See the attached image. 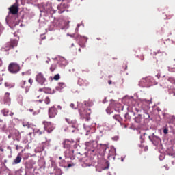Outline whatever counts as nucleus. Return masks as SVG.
Returning a JSON list of instances; mask_svg holds the SVG:
<instances>
[{
    "instance_id": "obj_15",
    "label": "nucleus",
    "mask_w": 175,
    "mask_h": 175,
    "mask_svg": "<svg viewBox=\"0 0 175 175\" xmlns=\"http://www.w3.org/2000/svg\"><path fill=\"white\" fill-rule=\"evenodd\" d=\"M10 93L9 92H6L5 94V96H4V102L5 103H10Z\"/></svg>"
},
{
    "instance_id": "obj_30",
    "label": "nucleus",
    "mask_w": 175,
    "mask_h": 175,
    "mask_svg": "<svg viewBox=\"0 0 175 175\" xmlns=\"http://www.w3.org/2000/svg\"><path fill=\"white\" fill-rule=\"evenodd\" d=\"M2 31H3V26H2V25L0 24V35H1V33H2Z\"/></svg>"
},
{
    "instance_id": "obj_11",
    "label": "nucleus",
    "mask_w": 175,
    "mask_h": 175,
    "mask_svg": "<svg viewBox=\"0 0 175 175\" xmlns=\"http://www.w3.org/2000/svg\"><path fill=\"white\" fill-rule=\"evenodd\" d=\"M19 87L25 90V94H27L28 91H29V88H31L26 81H21L19 83Z\"/></svg>"
},
{
    "instance_id": "obj_49",
    "label": "nucleus",
    "mask_w": 175,
    "mask_h": 175,
    "mask_svg": "<svg viewBox=\"0 0 175 175\" xmlns=\"http://www.w3.org/2000/svg\"><path fill=\"white\" fill-rule=\"evenodd\" d=\"M44 142H47V138H46V137H45V140H44Z\"/></svg>"
},
{
    "instance_id": "obj_21",
    "label": "nucleus",
    "mask_w": 175,
    "mask_h": 175,
    "mask_svg": "<svg viewBox=\"0 0 175 175\" xmlns=\"http://www.w3.org/2000/svg\"><path fill=\"white\" fill-rule=\"evenodd\" d=\"M55 69H57V65L55 64H52L50 67L51 72H54V70H55Z\"/></svg>"
},
{
    "instance_id": "obj_48",
    "label": "nucleus",
    "mask_w": 175,
    "mask_h": 175,
    "mask_svg": "<svg viewBox=\"0 0 175 175\" xmlns=\"http://www.w3.org/2000/svg\"><path fill=\"white\" fill-rule=\"evenodd\" d=\"M3 120H1V119H0V122H3Z\"/></svg>"
},
{
    "instance_id": "obj_19",
    "label": "nucleus",
    "mask_w": 175,
    "mask_h": 175,
    "mask_svg": "<svg viewBox=\"0 0 175 175\" xmlns=\"http://www.w3.org/2000/svg\"><path fill=\"white\" fill-rule=\"evenodd\" d=\"M21 162V156L18 155L16 158L14 160V163L15 165H17V163H20Z\"/></svg>"
},
{
    "instance_id": "obj_12",
    "label": "nucleus",
    "mask_w": 175,
    "mask_h": 175,
    "mask_svg": "<svg viewBox=\"0 0 175 175\" xmlns=\"http://www.w3.org/2000/svg\"><path fill=\"white\" fill-rule=\"evenodd\" d=\"M74 143H75V141L73 139H71V140L66 139L63 142V146L64 148H70V146H72V144H74Z\"/></svg>"
},
{
    "instance_id": "obj_35",
    "label": "nucleus",
    "mask_w": 175,
    "mask_h": 175,
    "mask_svg": "<svg viewBox=\"0 0 175 175\" xmlns=\"http://www.w3.org/2000/svg\"><path fill=\"white\" fill-rule=\"evenodd\" d=\"M142 81H143L144 83H146V81H148V78L143 79H142Z\"/></svg>"
},
{
    "instance_id": "obj_47",
    "label": "nucleus",
    "mask_w": 175,
    "mask_h": 175,
    "mask_svg": "<svg viewBox=\"0 0 175 175\" xmlns=\"http://www.w3.org/2000/svg\"><path fill=\"white\" fill-rule=\"evenodd\" d=\"M37 98H42V96H38Z\"/></svg>"
},
{
    "instance_id": "obj_1",
    "label": "nucleus",
    "mask_w": 175,
    "mask_h": 175,
    "mask_svg": "<svg viewBox=\"0 0 175 175\" xmlns=\"http://www.w3.org/2000/svg\"><path fill=\"white\" fill-rule=\"evenodd\" d=\"M21 67H20V64L17 63H10L8 66V71L10 73H12V75H16L18 73V72L21 70Z\"/></svg>"
},
{
    "instance_id": "obj_42",
    "label": "nucleus",
    "mask_w": 175,
    "mask_h": 175,
    "mask_svg": "<svg viewBox=\"0 0 175 175\" xmlns=\"http://www.w3.org/2000/svg\"><path fill=\"white\" fill-rule=\"evenodd\" d=\"M79 45L81 46V47H83V48L85 47V44H82V45H81V44H79Z\"/></svg>"
},
{
    "instance_id": "obj_41",
    "label": "nucleus",
    "mask_w": 175,
    "mask_h": 175,
    "mask_svg": "<svg viewBox=\"0 0 175 175\" xmlns=\"http://www.w3.org/2000/svg\"><path fill=\"white\" fill-rule=\"evenodd\" d=\"M2 66V59L0 58V66Z\"/></svg>"
},
{
    "instance_id": "obj_9",
    "label": "nucleus",
    "mask_w": 175,
    "mask_h": 175,
    "mask_svg": "<svg viewBox=\"0 0 175 175\" xmlns=\"http://www.w3.org/2000/svg\"><path fill=\"white\" fill-rule=\"evenodd\" d=\"M69 8V4L68 3H61L59 5L57 6V9H58V13H59L60 14L64 13V12H65V10H66V9Z\"/></svg>"
},
{
    "instance_id": "obj_2",
    "label": "nucleus",
    "mask_w": 175,
    "mask_h": 175,
    "mask_svg": "<svg viewBox=\"0 0 175 175\" xmlns=\"http://www.w3.org/2000/svg\"><path fill=\"white\" fill-rule=\"evenodd\" d=\"M36 81L40 84V85H46L47 79L42 72H39L36 76Z\"/></svg>"
},
{
    "instance_id": "obj_26",
    "label": "nucleus",
    "mask_w": 175,
    "mask_h": 175,
    "mask_svg": "<svg viewBox=\"0 0 175 175\" xmlns=\"http://www.w3.org/2000/svg\"><path fill=\"white\" fill-rule=\"evenodd\" d=\"M124 118H125L126 120H131V116L129 115V113H125V115H124Z\"/></svg>"
},
{
    "instance_id": "obj_23",
    "label": "nucleus",
    "mask_w": 175,
    "mask_h": 175,
    "mask_svg": "<svg viewBox=\"0 0 175 175\" xmlns=\"http://www.w3.org/2000/svg\"><path fill=\"white\" fill-rule=\"evenodd\" d=\"M50 102H51L50 97H49V96L46 97L44 99L45 104L50 105Z\"/></svg>"
},
{
    "instance_id": "obj_31",
    "label": "nucleus",
    "mask_w": 175,
    "mask_h": 175,
    "mask_svg": "<svg viewBox=\"0 0 175 175\" xmlns=\"http://www.w3.org/2000/svg\"><path fill=\"white\" fill-rule=\"evenodd\" d=\"M3 80V78H2V75H0V85H2Z\"/></svg>"
},
{
    "instance_id": "obj_10",
    "label": "nucleus",
    "mask_w": 175,
    "mask_h": 175,
    "mask_svg": "<svg viewBox=\"0 0 175 175\" xmlns=\"http://www.w3.org/2000/svg\"><path fill=\"white\" fill-rule=\"evenodd\" d=\"M57 113H58V110L57 109V108H55V107H51V108H49V118H54V117H55V116Z\"/></svg>"
},
{
    "instance_id": "obj_43",
    "label": "nucleus",
    "mask_w": 175,
    "mask_h": 175,
    "mask_svg": "<svg viewBox=\"0 0 175 175\" xmlns=\"http://www.w3.org/2000/svg\"><path fill=\"white\" fill-rule=\"evenodd\" d=\"M68 127H64V131H65V132H66V131H68Z\"/></svg>"
},
{
    "instance_id": "obj_50",
    "label": "nucleus",
    "mask_w": 175,
    "mask_h": 175,
    "mask_svg": "<svg viewBox=\"0 0 175 175\" xmlns=\"http://www.w3.org/2000/svg\"><path fill=\"white\" fill-rule=\"evenodd\" d=\"M73 46H75V44H72V47H73Z\"/></svg>"
},
{
    "instance_id": "obj_45",
    "label": "nucleus",
    "mask_w": 175,
    "mask_h": 175,
    "mask_svg": "<svg viewBox=\"0 0 175 175\" xmlns=\"http://www.w3.org/2000/svg\"><path fill=\"white\" fill-rule=\"evenodd\" d=\"M39 91H40V92H42V91H43V89L40 88V89H39Z\"/></svg>"
},
{
    "instance_id": "obj_39",
    "label": "nucleus",
    "mask_w": 175,
    "mask_h": 175,
    "mask_svg": "<svg viewBox=\"0 0 175 175\" xmlns=\"http://www.w3.org/2000/svg\"><path fill=\"white\" fill-rule=\"evenodd\" d=\"M108 84H109V85H111V84H112L111 80H109V81H108Z\"/></svg>"
},
{
    "instance_id": "obj_16",
    "label": "nucleus",
    "mask_w": 175,
    "mask_h": 175,
    "mask_svg": "<svg viewBox=\"0 0 175 175\" xmlns=\"http://www.w3.org/2000/svg\"><path fill=\"white\" fill-rule=\"evenodd\" d=\"M5 87H6V88H13L15 85V84L14 83H10V82H5L4 84Z\"/></svg>"
},
{
    "instance_id": "obj_33",
    "label": "nucleus",
    "mask_w": 175,
    "mask_h": 175,
    "mask_svg": "<svg viewBox=\"0 0 175 175\" xmlns=\"http://www.w3.org/2000/svg\"><path fill=\"white\" fill-rule=\"evenodd\" d=\"M70 106L72 109H76V107H75V104L73 103H71Z\"/></svg>"
},
{
    "instance_id": "obj_38",
    "label": "nucleus",
    "mask_w": 175,
    "mask_h": 175,
    "mask_svg": "<svg viewBox=\"0 0 175 175\" xmlns=\"http://www.w3.org/2000/svg\"><path fill=\"white\" fill-rule=\"evenodd\" d=\"M16 146V150H19L20 149V146H18V145H15Z\"/></svg>"
},
{
    "instance_id": "obj_28",
    "label": "nucleus",
    "mask_w": 175,
    "mask_h": 175,
    "mask_svg": "<svg viewBox=\"0 0 175 175\" xmlns=\"http://www.w3.org/2000/svg\"><path fill=\"white\" fill-rule=\"evenodd\" d=\"M163 133L164 135H167V133H169V130L167 129H163Z\"/></svg>"
},
{
    "instance_id": "obj_44",
    "label": "nucleus",
    "mask_w": 175,
    "mask_h": 175,
    "mask_svg": "<svg viewBox=\"0 0 175 175\" xmlns=\"http://www.w3.org/2000/svg\"><path fill=\"white\" fill-rule=\"evenodd\" d=\"M148 150V148H147V147H146L145 148H144V151H147Z\"/></svg>"
},
{
    "instance_id": "obj_36",
    "label": "nucleus",
    "mask_w": 175,
    "mask_h": 175,
    "mask_svg": "<svg viewBox=\"0 0 175 175\" xmlns=\"http://www.w3.org/2000/svg\"><path fill=\"white\" fill-rule=\"evenodd\" d=\"M15 1H16V3L14 5L18 6V0H15Z\"/></svg>"
},
{
    "instance_id": "obj_37",
    "label": "nucleus",
    "mask_w": 175,
    "mask_h": 175,
    "mask_svg": "<svg viewBox=\"0 0 175 175\" xmlns=\"http://www.w3.org/2000/svg\"><path fill=\"white\" fill-rule=\"evenodd\" d=\"M72 166H75V164H68V167H72Z\"/></svg>"
},
{
    "instance_id": "obj_34",
    "label": "nucleus",
    "mask_w": 175,
    "mask_h": 175,
    "mask_svg": "<svg viewBox=\"0 0 175 175\" xmlns=\"http://www.w3.org/2000/svg\"><path fill=\"white\" fill-rule=\"evenodd\" d=\"M58 1H61V0H58ZM63 2H66L67 3H69V2H70L71 0H62Z\"/></svg>"
},
{
    "instance_id": "obj_3",
    "label": "nucleus",
    "mask_w": 175,
    "mask_h": 175,
    "mask_svg": "<svg viewBox=\"0 0 175 175\" xmlns=\"http://www.w3.org/2000/svg\"><path fill=\"white\" fill-rule=\"evenodd\" d=\"M80 116L83 118H85L86 121H90V116L91 115V109L88 108L86 109L79 110Z\"/></svg>"
},
{
    "instance_id": "obj_46",
    "label": "nucleus",
    "mask_w": 175,
    "mask_h": 175,
    "mask_svg": "<svg viewBox=\"0 0 175 175\" xmlns=\"http://www.w3.org/2000/svg\"><path fill=\"white\" fill-rule=\"evenodd\" d=\"M78 51H79V53H81V49H79Z\"/></svg>"
},
{
    "instance_id": "obj_13",
    "label": "nucleus",
    "mask_w": 175,
    "mask_h": 175,
    "mask_svg": "<svg viewBox=\"0 0 175 175\" xmlns=\"http://www.w3.org/2000/svg\"><path fill=\"white\" fill-rule=\"evenodd\" d=\"M1 113L4 116V117H8V116H10L11 117H13V116H14V113L10 112L9 109L6 108L1 110Z\"/></svg>"
},
{
    "instance_id": "obj_27",
    "label": "nucleus",
    "mask_w": 175,
    "mask_h": 175,
    "mask_svg": "<svg viewBox=\"0 0 175 175\" xmlns=\"http://www.w3.org/2000/svg\"><path fill=\"white\" fill-rule=\"evenodd\" d=\"M144 118L145 120H148V118H150V114H148V113H145V114L144 115Z\"/></svg>"
},
{
    "instance_id": "obj_18",
    "label": "nucleus",
    "mask_w": 175,
    "mask_h": 175,
    "mask_svg": "<svg viewBox=\"0 0 175 175\" xmlns=\"http://www.w3.org/2000/svg\"><path fill=\"white\" fill-rule=\"evenodd\" d=\"M135 121L137 124H140V122H142V114H138V116L135 118Z\"/></svg>"
},
{
    "instance_id": "obj_5",
    "label": "nucleus",
    "mask_w": 175,
    "mask_h": 175,
    "mask_svg": "<svg viewBox=\"0 0 175 175\" xmlns=\"http://www.w3.org/2000/svg\"><path fill=\"white\" fill-rule=\"evenodd\" d=\"M44 129L48 133H51L54 131V124L51 122L44 121L42 122Z\"/></svg>"
},
{
    "instance_id": "obj_4",
    "label": "nucleus",
    "mask_w": 175,
    "mask_h": 175,
    "mask_svg": "<svg viewBox=\"0 0 175 175\" xmlns=\"http://www.w3.org/2000/svg\"><path fill=\"white\" fill-rule=\"evenodd\" d=\"M18 44V41L15 39H12L10 42H8L5 44V50L9 51L12 50V49H14V47H17Z\"/></svg>"
},
{
    "instance_id": "obj_7",
    "label": "nucleus",
    "mask_w": 175,
    "mask_h": 175,
    "mask_svg": "<svg viewBox=\"0 0 175 175\" xmlns=\"http://www.w3.org/2000/svg\"><path fill=\"white\" fill-rule=\"evenodd\" d=\"M169 83H171L172 84H175V79L173 77H170L167 79L163 80L162 84L163 87H165V88H168Z\"/></svg>"
},
{
    "instance_id": "obj_51",
    "label": "nucleus",
    "mask_w": 175,
    "mask_h": 175,
    "mask_svg": "<svg viewBox=\"0 0 175 175\" xmlns=\"http://www.w3.org/2000/svg\"><path fill=\"white\" fill-rule=\"evenodd\" d=\"M30 111H33V109H30Z\"/></svg>"
},
{
    "instance_id": "obj_17",
    "label": "nucleus",
    "mask_w": 175,
    "mask_h": 175,
    "mask_svg": "<svg viewBox=\"0 0 175 175\" xmlns=\"http://www.w3.org/2000/svg\"><path fill=\"white\" fill-rule=\"evenodd\" d=\"M65 87H66L65 83L59 82L58 83V86L57 87V91H59V90H62V89L65 88Z\"/></svg>"
},
{
    "instance_id": "obj_6",
    "label": "nucleus",
    "mask_w": 175,
    "mask_h": 175,
    "mask_svg": "<svg viewBox=\"0 0 175 175\" xmlns=\"http://www.w3.org/2000/svg\"><path fill=\"white\" fill-rule=\"evenodd\" d=\"M9 14L16 15L18 13V5L13 4L11 7L9 8Z\"/></svg>"
},
{
    "instance_id": "obj_22",
    "label": "nucleus",
    "mask_w": 175,
    "mask_h": 175,
    "mask_svg": "<svg viewBox=\"0 0 175 175\" xmlns=\"http://www.w3.org/2000/svg\"><path fill=\"white\" fill-rule=\"evenodd\" d=\"M94 144V140H91L90 142H86L87 147H92V144Z\"/></svg>"
},
{
    "instance_id": "obj_8",
    "label": "nucleus",
    "mask_w": 175,
    "mask_h": 175,
    "mask_svg": "<svg viewBox=\"0 0 175 175\" xmlns=\"http://www.w3.org/2000/svg\"><path fill=\"white\" fill-rule=\"evenodd\" d=\"M66 121L71 125L72 128H77V121L75 120L73 118L70 117V118H66Z\"/></svg>"
},
{
    "instance_id": "obj_25",
    "label": "nucleus",
    "mask_w": 175,
    "mask_h": 175,
    "mask_svg": "<svg viewBox=\"0 0 175 175\" xmlns=\"http://www.w3.org/2000/svg\"><path fill=\"white\" fill-rule=\"evenodd\" d=\"M53 79L56 81L59 80V79H61V76L59 75V74H57L54 76Z\"/></svg>"
},
{
    "instance_id": "obj_53",
    "label": "nucleus",
    "mask_w": 175,
    "mask_h": 175,
    "mask_svg": "<svg viewBox=\"0 0 175 175\" xmlns=\"http://www.w3.org/2000/svg\"><path fill=\"white\" fill-rule=\"evenodd\" d=\"M174 61H175V59H174Z\"/></svg>"
},
{
    "instance_id": "obj_32",
    "label": "nucleus",
    "mask_w": 175,
    "mask_h": 175,
    "mask_svg": "<svg viewBox=\"0 0 175 175\" xmlns=\"http://www.w3.org/2000/svg\"><path fill=\"white\" fill-rule=\"evenodd\" d=\"M170 72H175V68H169Z\"/></svg>"
},
{
    "instance_id": "obj_40",
    "label": "nucleus",
    "mask_w": 175,
    "mask_h": 175,
    "mask_svg": "<svg viewBox=\"0 0 175 175\" xmlns=\"http://www.w3.org/2000/svg\"><path fill=\"white\" fill-rule=\"evenodd\" d=\"M38 102H40V103H42L43 102V98L40 99Z\"/></svg>"
},
{
    "instance_id": "obj_29",
    "label": "nucleus",
    "mask_w": 175,
    "mask_h": 175,
    "mask_svg": "<svg viewBox=\"0 0 175 175\" xmlns=\"http://www.w3.org/2000/svg\"><path fill=\"white\" fill-rule=\"evenodd\" d=\"M118 139H119L118 136H115L114 137H112V140H114V142H117Z\"/></svg>"
},
{
    "instance_id": "obj_52",
    "label": "nucleus",
    "mask_w": 175,
    "mask_h": 175,
    "mask_svg": "<svg viewBox=\"0 0 175 175\" xmlns=\"http://www.w3.org/2000/svg\"><path fill=\"white\" fill-rule=\"evenodd\" d=\"M126 68H128V66H126Z\"/></svg>"
},
{
    "instance_id": "obj_24",
    "label": "nucleus",
    "mask_w": 175,
    "mask_h": 175,
    "mask_svg": "<svg viewBox=\"0 0 175 175\" xmlns=\"http://www.w3.org/2000/svg\"><path fill=\"white\" fill-rule=\"evenodd\" d=\"M33 83V79H32L31 78H30L29 80H28V85H29V87L31 88V85H32Z\"/></svg>"
},
{
    "instance_id": "obj_14",
    "label": "nucleus",
    "mask_w": 175,
    "mask_h": 175,
    "mask_svg": "<svg viewBox=\"0 0 175 175\" xmlns=\"http://www.w3.org/2000/svg\"><path fill=\"white\" fill-rule=\"evenodd\" d=\"M35 134L37 135V136H44L46 137V133L44 131H40V129H36L34 131Z\"/></svg>"
},
{
    "instance_id": "obj_20",
    "label": "nucleus",
    "mask_w": 175,
    "mask_h": 175,
    "mask_svg": "<svg viewBox=\"0 0 175 175\" xmlns=\"http://www.w3.org/2000/svg\"><path fill=\"white\" fill-rule=\"evenodd\" d=\"M113 118L116 120V121H118L119 122H121V117L120 115H115L113 116Z\"/></svg>"
}]
</instances>
